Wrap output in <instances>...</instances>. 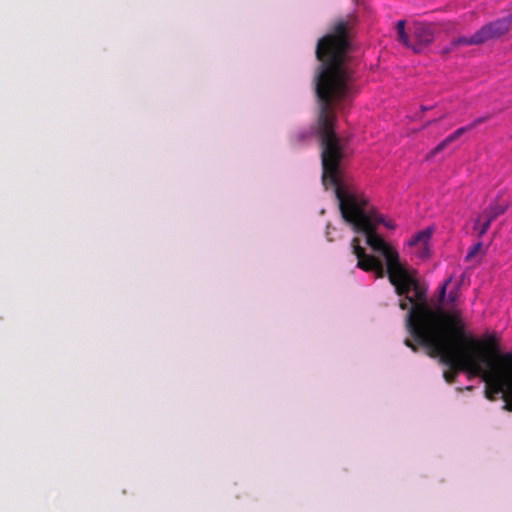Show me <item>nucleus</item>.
<instances>
[{"instance_id":"nucleus-1","label":"nucleus","mask_w":512,"mask_h":512,"mask_svg":"<svg viewBox=\"0 0 512 512\" xmlns=\"http://www.w3.org/2000/svg\"><path fill=\"white\" fill-rule=\"evenodd\" d=\"M348 24H335L331 33L319 39L316 57L322 63L316 76L315 90L319 102L317 132L321 146L322 183L332 188L338 203H353L360 213L371 218L372 226L383 224L394 229L362 193L346 187L341 179V162L345 157L346 143L335 132V109L344 107L351 96L350 71L344 65L349 51Z\"/></svg>"},{"instance_id":"nucleus-2","label":"nucleus","mask_w":512,"mask_h":512,"mask_svg":"<svg viewBox=\"0 0 512 512\" xmlns=\"http://www.w3.org/2000/svg\"><path fill=\"white\" fill-rule=\"evenodd\" d=\"M406 326L413 340L426 348L430 357H439L449 367L443 373L446 382L454 383L458 373L465 371L482 378L487 399L494 401L499 395L504 399L508 388L504 353L499 352L493 336L481 341L468 334L460 310L433 309L428 303L411 307Z\"/></svg>"},{"instance_id":"nucleus-3","label":"nucleus","mask_w":512,"mask_h":512,"mask_svg":"<svg viewBox=\"0 0 512 512\" xmlns=\"http://www.w3.org/2000/svg\"><path fill=\"white\" fill-rule=\"evenodd\" d=\"M339 209L343 220L350 225L352 230L355 233L364 234L366 243L385 258L389 282L394 286L398 296L405 297L404 300H400L399 308L409 311L411 307L427 304V289L416 278V271H409L401 264L398 252L376 233L371 218L360 213L355 204L351 202L344 205L339 204Z\"/></svg>"},{"instance_id":"nucleus-4","label":"nucleus","mask_w":512,"mask_h":512,"mask_svg":"<svg viewBox=\"0 0 512 512\" xmlns=\"http://www.w3.org/2000/svg\"><path fill=\"white\" fill-rule=\"evenodd\" d=\"M353 254L357 257V267L364 271H374L377 277H383L384 267L379 259L372 255H367L365 250L360 245L358 238H353L351 242Z\"/></svg>"},{"instance_id":"nucleus-5","label":"nucleus","mask_w":512,"mask_h":512,"mask_svg":"<svg viewBox=\"0 0 512 512\" xmlns=\"http://www.w3.org/2000/svg\"><path fill=\"white\" fill-rule=\"evenodd\" d=\"M512 30V16L497 20L483 26L479 31L484 39V43L501 37Z\"/></svg>"},{"instance_id":"nucleus-6","label":"nucleus","mask_w":512,"mask_h":512,"mask_svg":"<svg viewBox=\"0 0 512 512\" xmlns=\"http://www.w3.org/2000/svg\"><path fill=\"white\" fill-rule=\"evenodd\" d=\"M432 235V228L428 227L414 234L408 241V245L415 249V254L421 258H427L429 255L428 242Z\"/></svg>"},{"instance_id":"nucleus-7","label":"nucleus","mask_w":512,"mask_h":512,"mask_svg":"<svg viewBox=\"0 0 512 512\" xmlns=\"http://www.w3.org/2000/svg\"><path fill=\"white\" fill-rule=\"evenodd\" d=\"M413 40L411 49L415 53L421 52L424 47L433 41L431 28L426 25H417L413 32Z\"/></svg>"},{"instance_id":"nucleus-8","label":"nucleus","mask_w":512,"mask_h":512,"mask_svg":"<svg viewBox=\"0 0 512 512\" xmlns=\"http://www.w3.org/2000/svg\"><path fill=\"white\" fill-rule=\"evenodd\" d=\"M508 208V204L506 202L499 203L497 201H493L489 204V206L479 214L483 219L489 220L491 223L498 216L502 215Z\"/></svg>"},{"instance_id":"nucleus-9","label":"nucleus","mask_w":512,"mask_h":512,"mask_svg":"<svg viewBox=\"0 0 512 512\" xmlns=\"http://www.w3.org/2000/svg\"><path fill=\"white\" fill-rule=\"evenodd\" d=\"M465 132L466 131L463 127L456 129L453 133H451L444 140H442L433 150H431L427 158H432L434 155L444 150L449 144L456 141Z\"/></svg>"},{"instance_id":"nucleus-10","label":"nucleus","mask_w":512,"mask_h":512,"mask_svg":"<svg viewBox=\"0 0 512 512\" xmlns=\"http://www.w3.org/2000/svg\"><path fill=\"white\" fill-rule=\"evenodd\" d=\"M484 43V39L482 38L480 31L478 30L471 37L460 36L451 41L452 47H460V46H469V45H479Z\"/></svg>"},{"instance_id":"nucleus-11","label":"nucleus","mask_w":512,"mask_h":512,"mask_svg":"<svg viewBox=\"0 0 512 512\" xmlns=\"http://www.w3.org/2000/svg\"><path fill=\"white\" fill-rule=\"evenodd\" d=\"M489 220L483 219L481 216H477L473 229L477 232L478 237H482L488 231L490 227Z\"/></svg>"},{"instance_id":"nucleus-12","label":"nucleus","mask_w":512,"mask_h":512,"mask_svg":"<svg viewBox=\"0 0 512 512\" xmlns=\"http://www.w3.org/2000/svg\"><path fill=\"white\" fill-rule=\"evenodd\" d=\"M503 359L505 360V380L508 383V388H512V353H504Z\"/></svg>"},{"instance_id":"nucleus-13","label":"nucleus","mask_w":512,"mask_h":512,"mask_svg":"<svg viewBox=\"0 0 512 512\" xmlns=\"http://www.w3.org/2000/svg\"><path fill=\"white\" fill-rule=\"evenodd\" d=\"M482 250V242H477L471 246L466 254L465 260H472Z\"/></svg>"},{"instance_id":"nucleus-14","label":"nucleus","mask_w":512,"mask_h":512,"mask_svg":"<svg viewBox=\"0 0 512 512\" xmlns=\"http://www.w3.org/2000/svg\"><path fill=\"white\" fill-rule=\"evenodd\" d=\"M503 401V409L512 412V388H507Z\"/></svg>"},{"instance_id":"nucleus-15","label":"nucleus","mask_w":512,"mask_h":512,"mask_svg":"<svg viewBox=\"0 0 512 512\" xmlns=\"http://www.w3.org/2000/svg\"><path fill=\"white\" fill-rule=\"evenodd\" d=\"M487 119H488V117L476 118L474 121H472L468 125L463 126V128L465 129L466 132H468V131L474 129L475 127H477L478 125L484 123Z\"/></svg>"},{"instance_id":"nucleus-16","label":"nucleus","mask_w":512,"mask_h":512,"mask_svg":"<svg viewBox=\"0 0 512 512\" xmlns=\"http://www.w3.org/2000/svg\"><path fill=\"white\" fill-rule=\"evenodd\" d=\"M451 280H452V277H449L439 287V291H438L439 292V302H443V300H444V298L446 296L447 286L451 282Z\"/></svg>"},{"instance_id":"nucleus-17","label":"nucleus","mask_w":512,"mask_h":512,"mask_svg":"<svg viewBox=\"0 0 512 512\" xmlns=\"http://www.w3.org/2000/svg\"><path fill=\"white\" fill-rule=\"evenodd\" d=\"M397 40L408 48H411L412 46V42L410 41L405 31L397 35Z\"/></svg>"},{"instance_id":"nucleus-18","label":"nucleus","mask_w":512,"mask_h":512,"mask_svg":"<svg viewBox=\"0 0 512 512\" xmlns=\"http://www.w3.org/2000/svg\"><path fill=\"white\" fill-rule=\"evenodd\" d=\"M405 24L406 22L404 20H399L397 23H396V30H397V35L401 32H404L405 31Z\"/></svg>"},{"instance_id":"nucleus-19","label":"nucleus","mask_w":512,"mask_h":512,"mask_svg":"<svg viewBox=\"0 0 512 512\" xmlns=\"http://www.w3.org/2000/svg\"><path fill=\"white\" fill-rule=\"evenodd\" d=\"M404 343H405V345H406L407 347H409L412 351H414V352H416V351H417V347H416V345H415L411 340L406 339V340L404 341Z\"/></svg>"},{"instance_id":"nucleus-20","label":"nucleus","mask_w":512,"mask_h":512,"mask_svg":"<svg viewBox=\"0 0 512 512\" xmlns=\"http://www.w3.org/2000/svg\"><path fill=\"white\" fill-rule=\"evenodd\" d=\"M455 48L456 47H452L451 43H450L449 46L443 48L442 53L443 54H448V53L452 52Z\"/></svg>"},{"instance_id":"nucleus-21","label":"nucleus","mask_w":512,"mask_h":512,"mask_svg":"<svg viewBox=\"0 0 512 512\" xmlns=\"http://www.w3.org/2000/svg\"><path fill=\"white\" fill-rule=\"evenodd\" d=\"M449 297L452 301H454V296H452V293H450Z\"/></svg>"},{"instance_id":"nucleus-22","label":"nucleus","mask_w":512,"mask_h":512,"mask_svg":"<svg viewBox=\"0 0 512 512\" xmlns=\"http://www.w3.org/2000/svg\"><path fill=\"white\" fill-rule=\"evenodd\" d=\"M422 110H423V111H426V110H428V108L423 106V107H422Z\"/></svg>"}]
</instances>
